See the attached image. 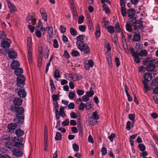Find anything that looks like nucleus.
Instances as JSON below:
<instances>
[{"label": "nucleus", "mask_w": 158, "mask_h": 158, "mask_svg": "<svg viewBox=\"0 0 158 158\" xmlns=\"http://www.w3.org/2000/svg\"><path fill=\"white\" fill-rule=\"evenodd\" d=\"M23 140V137H14L12 141L15 143H13L10 142H7L5 144V146L9 149H11L14 147L21 146L22 147L23 146V144L21 143Z\"/></svg>", "instance_id": "f257e3e1"}, {"label": "nucleus", "mask_w": 158, "mask_h": 158, "mask_svg": "<svg viewBox=\"0 0 158 158\" xmlns=\"http://www.w3.org/2000/svg\"><path fill=\"white\" fill-rule=\"evenodd\" d=\"M144 80L142 81V83L144 86L145 92H147L150 89V88L148 86V83L152 79V75L149 73H145L143 75Z\"/></svg>", "instance_id": "f03ea898"}, {"label": "nucleus", "mask_w": 158, "mask_h": 158, "mask_svg": "<svg viewBox=\"0 0 158 158\" xmlns=\"http://www.w3.org/2000/svg\"><path fill=\"white\" fill-rule=\"evenodd\" d=\"M104 46L105 48L107 50L105 54L106 60L109 67L111 68L112 66V64L111 60V57L110 52L111 50V47L110 44L108 43L106 44Z\"/></svg>", "instance_id": "7ed1b4c3"}, {"label": "nucleus", "mask_w": 158, "mask_h": 158, "mask_svg": "<svg viewBox=\"0 0 158 158\" xmlns=\"http://www.w3.org/2000/svg\"><path fill=\"white\" fill-rule=\"evenodd\" d=\"M154 61V60H150L149 58H147L145 60L144 63V65H147L146 69L148 71L152 72L155 70L156 67L153 64Z\"/></svg>", "instance_id": "20e7f679"}, {"label": "nucleus", "mask_w": 158, "mask_h": 158, "mask_svg": "<svg viewBox=\"0 0 158 158\" xmlns=\"http://www.w3.org/2000/svg\"><path fill=\"white\" fill-rule=\"evenodd\" d=\"M99 118V116L97 111L94 112L92 114L88 120L89 125H95L97 123V120Z\"/></svg>", "instance_id": "39448f33"}, {"label": "nucleus", "mask_w": 158, "mask_h": 158, "mask_svg": "<svg viewBox=\"0 0 158 158\" xmlns=\"http://www.w3.org/2000/svg\"><path fill=\"white\" fill-rule=\"evenodd\" d=\"M10 110L13 113H15L16 115H23L24 110L22 107H17L13 105L10 107Z\"/></svg>", "instance_id": "423d86ee"}, {"label": "nucleus", "mask_w": 158, "mask_h": 158, "mask_svg": "<svg viewBox=\"0 0 158 158\" xmlns=\"http://www.w3.org/2000/svg\"><path fill=\"white\" fill-rule=\"evenodd\" d=\"M27 50H28V59L30 64L32 63V50L31 39L30 38H28L27 39Z\"/></svg>", "instance_id": "0eeeda50"}, {"label": "nucleus", "mask_w": 158, "mask_h": 158, "mask_svg": "<svg viewBox=\"0 0 158 158\" xmlns=\"http://www.w3.org/2000/svg\"><path fill=\"white\" fill-rule=\"evenodd\" d=\"M26 79L23 75H22L16 78V85L17 86V89H20L23 87L25 85Z\"/></svg>", "instance_id": "6e6552de"}, {"label": "nucleus", "mask_w": 158, "mask_h": 158, "mask_svg": "<svg viewBox=\"0 0 158 158\" xmlns=\"http://www.w3.org/2000/svg\"><path fill=\"white\" fill-rule=\"evenodd\" d=\"M80 51L84 54H89L90 52V48L86 43H84L77 47Z\"/></svg>", "instance_id": "1a4fd4ad"}, {"label": "nucleus", "mask_w": 158, "mask_h": 158, "mask_svg": "<svg viewBox=\"0 0 158 158\" xmlns=\"http://www.w3.org/2000/svg\"><path fill=\"white\" fill-rule=\"evenodd\" d=\"M23 147V146L22 147L20 146V147H15V148H14L12 150L13 155L17 156H22L23 155V152L20 148Z\"/></svg>", "instance_id": "9d476101"}, {"label": "nucleus", "mask_w": 158, "mask_h": 158, "mask_svg": "<svg viewBox=\"0 0 158 158\" xmlns=\"http://www.w3.org/2000/svg\"><path fill=\"white\" fill-rule=\"evenodd\" d=\"M84 38L85 36L83 35H80L76 37L77 47L85 43L84 42Z\"/></svg>", "instance_id": "9b49d317"}, {"label": "nucleus", "mask_w": 158, "mask_h": 158, "mask_svg": "<svg viewBox=\"0 0 158 158\" xmlns=\"http://www.w3.org/2000/svg\"><path fill=\"white\" fill-rule=\"evenodd\" d=\"M11 41L10 40L7 39L2 42L1 45L2 47L4 48H9Z\"/></svg>", "instance_id": "f8f14e48"}, {"label": "nucleus", "mask_w": 158, "mask_h": 158, "mask_svg": "<svg viewBox=\"0 0 158 158\" xmlns=\"http://www.w3.org/2000/svg\"><path fill=\"white\" fill-rule=\"evenodd\" d=\"M15 123L19 125L22 124L24 121V116L23 115L22 116H17L15 117L13 120Z\"/></svg>", "instance_id": "ddd939ff"}, {"label": "nucleus", "mask_w": 158, "mask_h": 158, "mask_svg": "<svg viewBox=\"0 0 158 158\" xmlns=\"http://www.w3.org/2000/svg\"><path fill=\"white\" fill-rule=\"evenodd\" d=\"M85 67L87 70H89L90 68H92L94 66V62L91 60H90L88 61H85L84 63Z\"/></svg>", "instance_id": "4468645a"}, {"label": "nucleus", "mask_w": 158, "mask_h": 158, "mask_svg": "<svg viewBox=\"0 0 158 158\" xmlns=\"http://www.w3.org/2000/svg\"><path fill=\"white\" fill-rule=\"evenodd\" d=\"M13 102L14 106H19L22 105L23 100L19 98H16L13 99Z\"/></svg>", "instance_id": "2eb2a0df"}, {"label": "nucleus", "mask_w": 158, "mask_h": 158, "mask_svg": "<svg viewBox=\"0 0 158 158\" xmlns=\"http://www.w3.org/2000/svg\"><path fill=\"white\" fill-rule=\"evenodd\" d=\"M40 13L43 19L45 22H46L47 20V15L44 9L43 8L41 9Z\"/></svg>", "instance_id": "dca6fc26"}, {"label": "nucleus", "mask_w": 158, "mask_h": 158, "mask_svg": "<svg viewBox=\"0 0 158 158\" xmlns=\"http://www.w3.org/2000/svg\"><path fill=\"white\" fill-rule=\"evenodd\" d=\"M8 56L10 58L14 59L17 57V54L16 52L14 51H10L8 52Z\"/></svg>", "instance_id": "f3484780"}, {"label": "nucleus", "mask_w": 158, "mask_h": 158, "mask_svg": "<svg viewBox=\"0 0 158 158\" xmlns=\"http://www.w3.org/2000/svg\"><path fill=\"white\" fill-rule=\"evenodd\" d=\"M20 66V64L18 61H13L11 64V67L13 69H15L19 68Z\"/></svg>", "instance_id": "a211bd4d"}, {"label": "nucleus", "mask_w": 158, "mask_h": 158, "mask_svg": "<svg viewBox=\"0 0 158 158\" xmlns=\"http://www.w3.org/2000/svg\"><path fill=\"white\" fill-rule=\"evenodd\" d=\"M19 89V90L17 91L19 96L21 98H25L27 95V93L25 90L23 89Z\"/></svg>", "instance_id": "6ab92c4d"}, {"label": "nucleus", "mask_w": 158, "mask_h": 158, "mask_svg": "<svg viewBox=\"0 0 158 158\" xmlns=\"http://www.w3.org/2000/svg\"><path fill=\"white\" fill-rule=\"evenodd\" d=\"M64 78L69 81H72L74 78V75L73 73H65L64 75Z\"/></svg>", "instance_id": "aec40b11"}, {"label": "nucleus", "mask_w": 158, "mask_h": 158, "mask_svg": "<svg viewBox=\"0 0 158 158\" xmlns=\"http://www.w3.org/2000/svg\"><path fill=\"white\" fill-rule=\"evenodd\" d=\"M8 5L10 12L11 13H14L16 11V9L15 6L12 4L10 1L8 2Z\"/></svg>", "instance_id": "412c9836"}, {"label": "nucleus", "mask_w": 158, "mask_h": 158, "mask_svg": "<svg viewBox=\"0 0 158 158\" xmlns=\"http://www.w3.org/2000/svg\"><path fill=\"white\" fill-rule=\"evenodd\" d=\"M17 125H16L15 123H11L9 124L7 126L8 129L9 130V132H10L11 131L15 130L17 127Z\"/></svg>", "instance_id": "4be33fe9"}, {"label": "nucleus", "mask_w": 158, "mask_h": 158, "mask_svg": "<svg viewBox=\"0 0 158 158\" xmlns=\"http://www.w3.org/2000/svg\"><path fill=\"white\" fill-rule=\"evenodd\" d=\"M127 14L129 17L132 18L135 14V11L133 9H130L128 10Z\"/></svg>", "instance_id": "5701e85b"}, {"label": "nucleus", "mask_w": 158, "mask_h": 158, "mask_svg": "<svg viewBox=\"0 0 158 158\" xmlns=\"http://www.w3.org/2000/svg\"><path fill=\"white\" fill-rule=\"evenodd\" d=\"M15 69L14 72L16 76L18 77L22 75L21 74L23 73V70L22 69L18 68Z\"/></svg>", "instance_id": "b1692460"}, {"label": "nucleus", "mask_w": 158, "mask_h": 158, "mask_svg": "<svg viewBox=\"0 0 158 158\" xmlns=\"http://www.w3.org/2000/svg\"><path fill=\"white\" fill-rule=\"evenodd\" d=\"M137 134L132 135L130 136L129 141L131 147H133L134 144V139H135L137 136Z\"/></svg>", "instance_id": "393cba45"}, {"label": "nucleus", "mask_w": 158, "mask_h": 158, "mask_svg": "<svg viewBox=\"0 0 158 158\" xmlns=\"http://www.w3.org/2000/svg\"><path fill=\"white\" fill-rule=\"evenodd\" d=\"M53 76L56 80H57L60 77V72L58 70H55Z\"/></svg>", "instance_id": "a878e982"}, {"label": "nucleus", "mask_w": 158, "mask_h": 158, "mask_svg": "<svg viewBox=\"0 0 158 158\" xmlns=\"http://www.w3.org/2000/svg\"><path fill=\"white\" fill-rule=\"evenodd\" d=\"M54 56L53 55H52L51 56L50 58V59H49V62L47 64L46 68V73H47V72L48 71L49 67L50 66V63H51V61L53 59L54 57Z\"/></svg>", "instance_id": "bb28decb"}, {"label": "nucleus", "mask_w": 158, "mask_h": 158, "mask_svg": "<svg viewBox=\"0 0 158 158\" xmlns=\"http://www.w3.org/2000/svg\"><path fill=\"white\" fill-rule=\"evenodd\" d=\"M15 133L16 135L18 136L17 137H21V136H23L24 134V132L19 129L17 130Z\"/></svg>", "instance_id": "cd10ccee"}, {"label": "nucleus", "mask_w": 158, "mask_h": 158, "mask_svg": "<svg viewBox=\"0 0 158 158\" xmlns=\"http://www.w3.org/2000/svg\"><path fill=\"white\" fill-rule=\"evenodd\" d=\"M100 27L99 25H97L95 33V35L96 38H98L100 37Z\"/></svg>", "instance_id": "c85d7f7f"}, {"label": "nucleus", "mask_w": 158, "mask_h": 158, "mask_svg": "<svg viewBox=\"0 0 158 158\" xmlns=\"http://www.w3.org/2000/svg\"><path fill=\"white\" fill-rule=\"evenodd\" d=\"M126 27L127 30L129 32H131L132 30L131 24L129 22H127L126 25Z\"/></svg>", "instance_id": "c756f323"}, {"label": "nucleus", "mask_w": 158, "mask_h": 158, "mask_svg": "<svg viewBox=\"0 0 158 158\" xmlns=\"http://www.w3.org/2000/svg\"><path fill=\"white\" fill-rule=\"evenodd\" d=\"M48 34L50 38H52L53 35V28L52 27H48Z\"/></svg>", "instance_id": "7c9ffc66"}, {"label": "nucleus", "mask_w": 158, "mask_h": 158, "mask_svg": "<svg viewBox=\"0 0 158 158\" xmlns=\"http://www.w3.org/2000/svg\"><path fill=\"white\" fill-rule=\"evenodd\" d=\"M122 42L123 44V47L125 49L127 48V43L126 42V40L124 36L123 35H122Z\"/></svg>", "instance_id": "2f4dec72"}, {"label": "nucleus", "mask_w": 158, "mask_h": 158, "mask_svg": "<svg viewBox=\"0 0 158 158\" xmlns=\"http://www.w3.org/2000/svg\"><path fill=\"white\" fill-rule=\"evenodd\" d=\"M59 112V114L62 117L64 118L65 115V114L64 111V108L62 106H60V111Z\"/></svg>", "instance_id": "473e14b6"}, {"label": "nucleus", "mask_w": 158, "mask_h": 158, "mask_svg": "<svg viewBox=\"0 0 158 158\" xmlns=\"http://www.w3.org/2000/svg\"><path fill=\"white\" fill-rule=\"evenodd\" d=\"M148 54L147 51L145 50L140 51L139 53V56H145Z\"/></svg>", "instance_id": "72a5a7b5"}, {"label": "nucleus", "mask_w": 158, "mask_h": 158, "mask_svg": "<svg viewBox=\"0 0 158 158\" xmlns=\"http://www.w3.org/2000/svg\"><path fill=\"white\" fill-rule=\"evenodd\" d=\"M50 83L51 89V91L52 92H53L55 90L56 87L54 84L53 80L52 79L50 80Z\"/></svg>", "instance_id": "f704fd0d"}, {"label": "nucleus", "mask_w": 158, "mask_h": 158, "mask_svg": "<svg viewBox=\"0 0 158 158\" xmlns=\"http://www.w3.org/2000/svg\"><path fill=\"white\" fill-rule=\"evenodd\" d=\"M35 16V15L34 13H32L31 14H29L27 17V21L29 22L31 21Z\"/></svg>", "instance_id": "c9c22d12"}, {"label": "nucleus", "mask_w": 158, "mask_h": 158, "mask_svg": "<svg viewBox=\"0 0 158 158\" xmlns=\"http://www.w3.org/2000/svg\"><path fill=\"white\" fill-rule=\"evenodd\" d=\"M140 35L138 34H136L133 36L134 41H139L140 40Z\"/></svg>", "instance_id": "e433bc0d"}, {"label": "nucleus", "mask_w": 158, "mask_h": 158, "mask_svg": "<svg viewBox=\"0 0 158 158\" xmlns=\"http://www.w3.org/2000/svg\"><path fill=\"white\" fill-rule=\"evenodd\" d=\"M52 97L54 103L57 102V100L59 99V95L58 94H53L52 95Z\"/></svg>", "instance_id": "4c0bfd02"}, {"label": "nucleus", "mask_w": 158, "mask_h": 158, "mask_svg": "<svg viewBox=\"0 0 158 158\" xmlns=\"http://www.w3.org/2000/svg\"><path fill=\"white\" fill-rule=\"evenodd\" d=\"M12 138V137H11L10 136L4 135L2 137V139L3 141H9Z\"/></svg>", "instance_id": "58836bf2"}, {"label": "nucleus", "mask_w": 158, "mask_h": 158, "mask_svg": "<svg viewBox=\"0 0 158 158\" xmlns=\"http://www.w3.org/2000/svg\"><path fill=\"white\" fill-rule=\"evenodd\" d=\"M152 84L153 86L158 85V77H156L152 80Z\"/></svg>", "instance_id": "ea45409f"}, {"label": "nucleus", "mask_w": 158, "mask_h": 158, "mask_svg": "<svg viewBox=\"0 0 158 158\" xmlns=\"http://www.w3.org/2000/svg\"><path fill=\"white\" fill-rule=\"evenodd\" d=\"M108 31L110 34H112L114 32V29L113 26H109L107 28Z\"/></svg>", "instance_id": "a19ab883"}, {"label": "nucleus", "mask_w": 158, "mask_h": 158, "mask_svg": "<svg viewBox=\"0 0 158 158\" xmlns=\"http://www.w3.org/2000/svg\"><path fill=\"white\" fill-rule=\"evenodd\" d=\"M59 106L57 102L53 103V110L55 111V112H58Z\"/></svg>", "instance_id": "79ce46f5"}, {"label": "nucleus", "mask_w": 158, "mask_h": 158, "mask_svg": "<svg viewBox=\"0 0 158 158\" xmlns=\"http://www.w3.org/2000/svg\"><path fill=\"white\" fill-rule=\"evenodd\" d=\"M49 50L47 47L45 50L44 52V57L45 59H47L48 58L49 56Z\"/></svg>", "instance_id": "37998d69"}, {"label": "nucleus", "mask_w": 158, "mask_h": 158, "mask_svg": "<svg viewBox=\"0 0 158 158\" xmlns=\"http://www.w3.org/2000/svg\"><path fill=\"white\" fill-rule=\"evenodd\" d=\"M70 31L71 34L73 36H75L77 35V31L74 28H71L70 29Z\"/></svg>", "instance_id": "c03bdc74"}, {"label": "nucleus", "mask_w": 158, "mask_h": 158, "mask_svg": "<svg viewBox=\"0 0 158 158\" xmlns=\"http://www.w3.org/2000/svg\"><path fill=\"white\" fill-rule=\"evenodd\" d=\"M85 107V104L81 102L80 103L78 107V109L79 110L83 111L84 110Z\"/></svg>", "instance_id": "a18cd8bd"}, {"label": "nucleus", "mask_w": 158, "mask_h": 158, "mask_svg": "<svg viewBox=\"0 0 158 158\" xmlns=\"http://www.w3.org/2000/svg\"><path fill=\"white\" fill-rule=\"evenodd\" d=\"M126 14V10L125 7L124 6H121V14L123 16H125Z\"/></svg>", "instance_id": "49530a36"}, {"label": "nucleus", "mask_w": 158, "mask_h": 158, "mask_svg": "<svg viewBox=\"0 0 158 158\" xmlns=\"http://www.w3.org/2000/svg\"><path fill=\"white\" fill-rule=\"evenodd\" d=\"M115 27L116 31L118 33H119L121 31V29L120 27V25L118 23H116L115 25Z\"/></svg>", "instance_id": "de8ad7c7"}, {"label": "nucleus", "mask_w": 158, "mask_h": 158, "mask_svg": "<svg viewBox=\"0 0 158 158\" xmlns=\"http://www.w3.org/2000/svg\"><path fill=\"white\" fill-rule=\"evenodd\" d=\"M138 147L141 151H144L146 149L145 145L143 144H139Z\"/></svg>", "instance_id": "09e8293b"}, {"label": "nucleus", "mask_w": 158, "mask_h": 158, "mask_svg": "<svg viewBox=\"0 0 158 158\" xmlns=\"http://www.w3.org/2000/svg\"><path fill=\"white\" fill-rule=\"evenodd\" d=\"M73 148L74 151L78 152L79 151V146L76 143H73Z\"/></svg>", "instance_id": "8fccbe9b"}, {"label": "nucleus", "mask_w": 158, "mask_h": 158, "mask_svg": "<svg viewBox=\"0 0 158 158\" xmlns=\"http://www.w3.org/2000/svg\"><path fill=\"white\" fill-rule=\"evenodd\" d=\"M129 119L132 121V123L134 124L135 122L134 120L135 118V115L134 114H130L129 115Z\"/></svg>", "instance_id": "3c124183"}, {"label": "nucleus", "mask_w": 158, "mask_h": 158, "mask_svg": "<svg viewBox=\"0 0 158 158\" xmlns=\"http://www.w3.org/2000/svg\"><path fill=\"white\" fill-rule=\"evenodd\" d=\"M72 55L73 56H76L80 55L79 53L77 51L73 50L71 52Z\"/></svg>", "instance_id": "603ef678"}, {"label": "nucleus", "mask_w": 158, "mask_h": 158, "mask_svg": "<svg viewBox=\"0 0 158 158\" xmlns=\"http://www.w3.org/2000/svg\"><path fill=\"white\" fill-rule=\"evenodd\" d=\"M53 47L55 48H58L59 47V44H58V41L56 39L53 40Z\"/></svg>", "instance_id": "864d4df0"}, {"label": "nucleus", "mask_w": 158, "mask_h": 158, "mask_svg": "<svg viewBox=\"0 0 158 158\" xmlns=\"http://www.w3.org/2000/svg\"><path fill=\"white\" fill-rule=\"evenodd\" d=\"M42 60V56H39L38 61V66L39 68L41 67Z\"/></svg>", "instance_id": "5fc2aeb1"}, {"label": "nucleus", "mask_w": 158, "mask_h": 158, "mask_svg": "<svg viewBox=\"0 0 158 158\" xmlns=\"http://www.w3.org/2000/svg\"><path fill=\"white\" fill-rule=\"evenodd\" d=\"M61 138V135L59 132H56V134L55 137V139L56 140H60Z\"/></svg>", "instance_id": "6e6d98bb"}, {"label": "nucleus", "mask_w": 158, "mask_h": 158, "mask_svg": "<svg viewBox=\"0 0 158 158\" xmlns=\"http://www.w3.org/2000/svg\"><path fill=\"white\" fill-rule=\"evenodd\" d=\"M69 119H66L62 123L61 125L63 126H67L69 125Z\"/></svg>", "instance_id": "4d7b16f0"}, {"label": "nucleus", "mask_w": 158, "mask_h": 158, "mask_svg": "<svg viewBox=\"0 0 158 158\" xmlns=\"http://www.w3.org/2000/svg\"><path fill=\"white\" fill-rule=\"evenodd\" d=\"M84 17L83 15H80L79 18L78 23L81 24L83 23Z\"/></svg>", "instance_id": "13d9d810"}, {"label": "nucleus", "mask_w": 158, "mask_h": 158, "mask_svg": "<svg viewBox=\"0 0 158 158\" xmlns=\"http://www.w3.org/2000/svg\"><path fill=\"white\" fill-rule=\"evenodd\" d=\"M75 96V94L74 92H71L69 93V97L71 100H72L73 99Z\"/></svg>", "instance_id": "bf43d9fd"}, {"label": "nucleus", "mask_w": 158, "mask_h": 158, "mask_svg": "<svg viewBox=\"0 0 158 158\" xmlns=\"http://www.w3.org/2000/svg\"><path fill=\"white\" fill-rule=\"evenodd\" d=\"M79 30L82 32H84L86 29L85 26L83 25L80 26L79 27Z\"/></svg>", "instance_id": "052dcab7"}, {"label": "nucleus", "mask_w": 158, "mask_h": 158, "mask_svg": "<svg viewBox=\"0 0 158 158\" xmlns=\"http://www.w3.org/2000/svg\"><path fill=\"white\" fill-rule=\"evenodd\" d=\"M94 94V92L93 90H91L89 92H87L86 93V95L88 96L89 98L93 96Z\"/></svg>", "instance_id": "680f3d73"}, {"label": "nucleus", "mask_w": 158, "mask_h": 158, "mask_svg": "<svg viewBox=\"0 0 158 158\" xmlns=\"http://www.w3.org/2000/svg\"><path fill=\"white\" fill-rule=\"evenodd\" d=\"M101 152H102V155H106L107 153V149L105 147H103L101 148Z\"/></svg>", "instance_id": "e2e57ef3"}, {"label": "nucleus", "mask_w": 158, "mask_h": 158, "mask_svg": "<svg viewBox=\"0 0 158 158\" xmlns=\"http://www.w3.org/2000/svg\"><path fill=\"white\" fill-rule=\"evenodd\" d=\"M131 122L130 121H128L127 122L126 129L128 131H130L131 130Z\"/></svg>", "instance_id": "0e129e2a"}, {"label": "nucleus", "mask_w": 158, "mask_h": 158, "mask_svg": "<svg viewBox=\"0 0 158 158\" xmlns=\"http://www.w3.org/2000/svg\"><path fill=\"white\" fill-rule=\"evenodd\" d=\"M68 108L70 109H73L74 108L75 105L73 103L71 102L68 106Z\"/></svg>", "instance_id": "69168bd1"}, {"label": "nucleus", "mask_w": 158, "mask_h": 158, "mask_svg": "<svg viewBox=\"0 0 158 158\" xmlns=\"http://www.w3.org/2000/svg\"><path fill=\"white\" fill-rule=\"evenodd\" d=\"M60 30L61 33H64L66 31V28L63 25H61L60 27Z\"/></svg>", "instance_id": "338daca9"}, {"label": "nucleus", "mask_w": 158, "mask_h": 158, "mask_svg": "<svg viewBox=\"0 0 158 158\" xmlns=\"http://www.w3.org/2000/svg\"><path fill=\"white\" fill-rule=\"evenodd\" d=\"M115 134L114 133H112L108 137L109 139L111 141H112L113 139L115 137Z\"/></svg>", "instance_id": "774afa93"}]
</instances>
